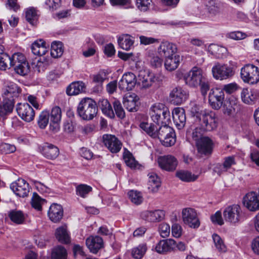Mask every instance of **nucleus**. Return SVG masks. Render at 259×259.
I'll list each match as a JSON object with an SVG mask.
<instances>
[{"label":"nucleus","instance_id":"nucleus-1","mask_svg":"<svg viewBox=\"0 0 259 259\" xmlns=\"http://www.w3.org/2000/svg\"><path fill=\"white\" fill-rule=\"evenodd\" d=\"M191 112L194 114V116L199 119L202 131H212L217 128V116L212 111L204 110L199 112L196 110V107H195L192 108Z\"/></svg>","mask_w":259,"mask_h":259},{"label":"nucleus","instance_id":"nucleus-2","mask_svg":"<svg viewBox=\"0 0 259 259\" xmlns=\"http://www.w3.org/2000/svg\"><path fill=\"white\" fill-rule=\"evenodd\" d=\"M98 112V107L95 101L91 98H85L80 101L77 108L78 115L83 120H92Z\"/></svg>","mask_w":259,"mask_h":259},{"label":"nucleus","instance_id":"nucleus-3","mask_svg":"<svg viewBox=\"0 0 259 259\" xmlns=\"http://www.w3.org/2000/svg\"><path fill=\"white\" fill-rule=\"evenodd\" d=\"M149 114L153 122L158 124L166 123L170 119V115L168 109L161 103H155L150 109Z\"/></svg>","mask_w":259,"mask_h":259},{"label":"nucleus","instance_id":"nucleus-4","mask_svg":"<svg viewBox=\"0 0 259 259\" xmlns=\"http://www.w3.org/2000/svg\"><path fill=\"white\" fill-rule=\"evenodd\" d=\"M224 220L236 226L243 221L244 215L240 205L233 204L227 206L223 211Z\"/></svg>","mask_w":259,"mask_h":259},{"label":"nucleus","instance_id":"nucleus-5","mask_svg":"<svg viewBox=\"0 0 259 259\" xmlns=\"http://www.w3.org/2000/svg\"><path fill=\"white\" fill-rule=\"evenodd\" d=\"M13 67L15 72L20 75H26L30 70V67L25 57L20 53L14 54L11 57L10 67Z\"/></svg>","mask_w":259,"mask_h":259},{"label":"nucleus","instance_id":"nucleus-6","mask_svg":"<svg viewBox=\"0 0 259 259\" xmlns=\"http://www.w3.org/2000/svg\"><path fill=\"white\" fill-rule=\"evenodd\" d=\"M156 135V138H158L162 145L166 147L171 146L176 143V137L174 129L166 124L159 127Z\"/></svg>","mask_w":259,"mask_h":259},{"label":"nucleus","instance_id":"nucleus-7","mask_svg":"<svg viewBox=\"0 0 259 259\" xmlns=\"http://www.w3.org/2000/svg\"><path fill=\"white\" fill-rule=\"evenodd\" d=\"M212 76L217 80H223L231 78L235 74L232 67L226 64L215 63L211 69Z\"/></svg>","mask_w":259,"mask_h":259},{"label":"nucleus","instance_id":"nucleus-8","mask_svg":"<svg viewBox=\"0 0 259 259\" xmlns=\"http://www.w3.org/2000/svg\"><path fill=\"white\" fill-rule=\"evenodd\" d=\"M240 75L244 82L253 84L259 81V69L252 64L244 65L241 69Z\"/></svg>","mask_w":259,"mask_h":259},{"label":"nucleus","instance_id":"nucleus-9","mask_svg":"<svg viewBox=\"0 0 259 259\" xmlns=\"http://www.w3.org/2000/svg\"><path fill=\"white\" fill-rule=\"evenodd\" d=\"M225 99L223 90L219 88L212 89L209 94L208 102L210 106L215 110H218L222 106Z\"/></svg>","mask_w":259,"mask_h":259},{"label":"nucleus","instance_id":"nucleus-10","mask_svg":"<svg viewBox=\"0 0 259 259\" xmlns=\"http://www.w3.org/2000/svg\"><path fill=\"white\" fill-rule=\"evenodd\" d=\"M206 77L202 70L197 67H193L185 77V82L190 87H196L198 86L202 80Z\"/></svg>","mask_w":259,"mask_h":259},{"label":"nucleus","instance_id":"nucleus-11","mask_svg":"<svg viewBox=\"0 0 259 259\" xmlns=\"http://www.w3.org/2000/svg\"><path fill=\"white\" fill-rule=\"evenodd\" d=\"M182 219L185 224L196 229L200 226V221L196 211L191 208H184L182 212Z\"/></svg>","mask_w":259,"mask_h":259},{"label":"nucleus","instance_id":"nucleus-12","mask_svg":"<svg viewBox=\"0 0 259 259\" xmlns=\"http://www.w3.org/2000/svg\"><path fill=\"white\" fill-rule=\"evenodd\" d=\"M10 188L15 195L20 197H27L30 192L29 184L23 179H18L13 182Z\"/></svg>","mask_w":259,"mask_h":259},{"label":"nucleus","instance_id":"nucleus-13","mask_svg":"<svg viewBox=\"0 0 259 259\" xmlns=\"http://www.w3.org/2000/svg\"><path fill=\"white\" fill-rule=\"evenodd\" d=\"M137 82L136 75L131 72L124 73L118 82L119 89L124 92L132 90Z\"/></svg>","mask_w":259,"mask_h":259},{"label":"nucleus","instance_id":"nucleus-14","mask_svg":"<svg viewBox=\"0 0 259 259\" xmlns=\"http://www.w3.org/2000/svg\"><path fill=\"white\" fill-rule=\"evenodd\" d=\"M50 130L56 133L60 130V122L62 117V111L61 108L57 106L52 108L50 114Z\"/></svg>","mask_w":259,"mask_h":259},{"label":"nucleus","instance_id":"nucleus-15","mask_svg":"<svg viewBox=\"0 0 259 259\" xmlns=\"http://www.w3.org/2000/svg\"><path fill=\"white\" fill-rule=\"evenodd\" d=\"M16 110L18 114L23 120L26 122H30L33 120L35 112L29 104L27 103L18 104Z\"/></svg>","mask_w":259,"mask_h":259},{"label":"nucleus","instance_id":"nucleus-16","mask_svg":"<svg viewBox=\"0 0 259 259\" xmlns=\"http://www.w3.org/2000/svg\"><path fill=\"white\" fill-rule=\"evenodd\" d=\"M158 165L161 168L168 171L175 170L178 164L177 158L172 155H167L158 158Z\"/></svg>","mask_w":259,"mask_h":259},{"label":"nucleus","instance_id":"nucleus-17","mask_svg":"<svg viewBox=\"0 0 259 259\" xmlns=\"http://www.w3.org/2000/svg\"><path fill=\"white\" fill-rule=\"evenodd\" d=\"M103 142L108 149L113 153L118 152L122 147L121 142L115 136L112 135H103Z\"/></svg>","mask_w":259,"mask_h":259},{"label":"nucleus","instance_id":"nucleus-18","mask_svg":"<svg viewBox=\"0 0 259 259\" xmlns=\"http://www.w3.org/2000/svg\"><path fill=\"white\" fill-rule=\"evenodd\" d=\"M177 46L167 41L161 42L157 48V53L159 55L164 58L177 54Z\"/></svg>","mask_w":259,"mask_h":259},{"label":"nucleus","instance_id":"nucleus-19","mask_svg":"<svg viewBox=\"0 0 259 259\" xmlns=\"http://www.w3.org/2000/svg\"><path fill=\"white\" fill-rule=\"evenodd\" d=\"M175 240L166 239L160 240L155 246V250L158 253L166 254L174 252Z\"/></svg>","mask_w":259,"mask_h":259},{"label":"nucleus","instance_id":"nucleus-20","mask_svg":"<svg viewBox=\"0 0 259 259\" xmlns=\"http://www.w3.org/2000/svg\"><path fill=\"white\" fill-rule=\"evenodd\" d=\"M188 94L182 88H174L169 94L171 102L175 105H180L188 98Z\"/></svg>","mask_w":259,"mask_h":259},{"label":"nucleus","instance_id":"nucleus-21","mask_svg":"<svg viewBox=\"0 0 259 259\" xmlns=\"http://www.w3.org/2000/svg\"><path fill=\"white\" fill-rule=\"evenodd\" d=\"M244 205L250 211L259 209V196L256 192L247 193L244 198Z\"/></svg>","mask_w":259,"mask_h":259},{"label":"nucleus","instance_id":"nucleus-22","mask_svg":"<svg viewBox=\"0 0 259 259\" xmlns=\"http://www.w3.org/2000/svg\"><path fill=\"white\" fill-rule=\"evenodd\" d=\"M174 122L179 129H182L185 125L186 117L185 110L180 107L175 108L172 112Z\"/></svg>","mask_w":259,"mask_h":259},{"label":"nucleus","instance_id":"nucleus-23","mask_svg":"<svg viewBox=\"0 0 259 259\" xmlns=\"http://www.w3.org/2000/svg\"><path fill=\"white\" fill-rule=\"evenodd\" d=\"M196 145L198 152L201 154L207 155L212 152L213 143L208 137L200 138L196 142Z\"/></svg>","mask_w":259,"mask_h":259},{"label":"nucleus","instance_id":"nucleus-24","mask_svg":"<svg viewBox=\"0 0 259 259\" xmlns=\"http://www.w3.org/2000/svg\"><path fill=\"white\" fill-rule=\"evenodd\" d=\"M86 245L91 252L96 254L103 247L104 243L101 237L91 236L87 239Z\"/></svg>","mask_w":259,"mask_h":259},{"label":"nucleus","instance_id":"nucleus-25","mask_svg":"<svg viewBox=\"0 0 259 259\" xmlns=\"http://www.w3.org/2000/svg\"><path fill=\"white\" fill-rule=\"evenodd\" d=\"M164 211L159 209L153 211L146 210L141 214L143 219L151 222L160 221L164 219Z\"/></svg>","mask_w":259,"mask_h":259},{"label":"nucleus","instance_id":"nucleus-26","mask_svg":"<svg viewBox=\"0 0 259 259\" xmlns=\"http://www.w3.org/2000/svg\"><path fill=\"white\" fill-rule=\"evenodd\" d=\"M48 215L51 221L57 223L61 221L63 215L62 206L57 203L52 204L49 209Z\"/></svg>","mask_w":259,"mask_h":259},{"label":"nucleus","instance_id":"nucleus-27","mask_svg":"<svg viewBox=\"0 0 259 259\" xmlns=\"http://www.w3.org/2000/svg\"><path fill=\"white\" fill-rule=\"evenodd\" d=\"M139 99V97L134 93L126 94L123 99V105L129 111H136L138 108Z\"/></svg>","mask_w":259,"mask_h":259},{"label":"nucleus","instance_id":"nucleus-28","mask_svg":"<svg viewBox=\"0 0 259 259\" xmlns=\"http://www.w3.org/2000/svg\"><path fill=\"white\" fill-rule=\"evenodd\" d=\"M259 97V91L256 89L248 90L244 88L241 93L242 101L245 104H251Z\"/></svg>","mask_w":259,"mask_h":259},{"label":"nucleus","instance_id":"nucleus-29","mask_svg":"<svg viewBox=\"0 0 259 259\" xmlns=\"http://www.w3.org/2000/svg\"><path fill=\"white\" fill-rule=\"evenodd\" d=\"M20 92V89L15 83H11L7 86L3 94L4 98L3 104L5 102H8L10 100H13L15 103L14 97H18Z\"/></svg>","mask_w":259,"mask_h":259},{"label":"nucleus","instance_id":"nucleus-30","mask_svg":"<svg viewBox=\"0 0 259 259\" xmlns=\"http://www.w3.org/2000/svg\"><path fill=\"white\" fill-rule=\"evenodd\" d=\"M41 152L42 154L47 158L54 159L59 154V150L56 146L49 143H46L42 147Z\"/></svg>","mask_w":259,"mask_h":259},{"label":"nucleus","instance_id":"nucleus-31","mask_svg":"<svg viewBox=\"0 0 259 259\" xmlns=\"http://www.w3.org/2000/svg\"><path fill=\"white\" fill-rule=\"evenodd\" d=\"M85 86L82 81L71 83L66 89V93L69 96L78 95L85 91Z\"/></svg>","mask_w":259,"mask_h":259},{"label":"nucleus","instance_id":"nucleus-32","mask_svg":"<svg viewBox=\"0 0 259 259\" xmlns=\"http://www.w3.org/2000/svg\"><path fill=\"white\" fill-rule=\"evenodd\" d=\"M98 106L102 110V113L106 116L111 118L115 117L114 110L107 99H100L98 102Z\"/></svg>","mask_w":259,"mask_h":259},{"label":"nucleus","instance_id":"nucleus-33","mask_svg":"<svg viewBox=\"0 0 259 259\" xmlns=\"http://www.w3.org/2000/svg\"><path fill=\"white\" fill-rule=\"evenodd\" d=\"M180 60V56L178 54L165 58L164 66L165 69L169 71L175 70L178 67Z\"/></svg>","mask_w":259,"mask_h":259},{"label":"nucleus","instance_id":"nucleus-34","mask_svg":"<svg viewBox=\"0 0 259 259\" xmlns=\"http://www.w3.org/2000/svg\"><path fill=\"white\" fill-rule=\"evenodd\" d=\"M31 51L32 53L37 56H43L48 51L46 46V42L39 39L34 41L31 45Z\"/></svg>","mask_w":259,"mask_h":259},{"label":"nucleus","instance_id":"nucleus-35","mask_svg":"<svg viewBox=\"0 0 259 259\" xmlns=\"http://www.w3.org/2000/svg\"><path fill=\"white\" fill-rule=\"evenodd\" d=\"M148 189L152 193L156 192L160 186V180L158 176L153 172L148 174Z\"/></svg>","mask_w":259,"mask_h":259},{"label":"nucleus","instance_id":"nucleus-36","mask_svg":"<svg viewBox=\"0 0 259 259\" xmlns=\"http://www.w3.org/2000/svg\"><path fill=\"white\" fill-rule=\"evenodd\" d=\"M118 43L122 49L129 51L133 47L134 40L131 35L123 34L118 37Z\"/></svg>","mask_w":259,"mask_h":259},{"label":"nucleus","instance_id":"nucleus-37","mask_svg":"<svg viewBox=\"0 0 259 259\" xmlns=\"http://www.w3.org/2000/svg\"><path fill=\"white\" fill-rule=\"evenodd\" d=\"M176 176L180 180L185 182H192L196 181L199 175L193 174L191 171L187 170H180L176 172Z\"/></svg>","mask_w":259,"mask_h":259},{"label":"nucleus","instance_id":"nucleus-38","mask_svg":"<svg viewBox=\"0 0 259 259\" xmlns=\"http://www.w3.org/2000/svg\"><path fill=\"white\" fill-rule=\"evenodd\" d=\"M236 164L234 157L233 156H229L225 158L224 163L223 164H218L215 167V171L217 172L219 175H220L222 173L227 171L228 169H229L232 165H235Z\"/></svg>","mask_w":259,"mask_h":259},{"label":"nucleus","instance_id":"nucleus-39","mask_svg":"<svg viewBox=\"0 0 259 259\" xmlns=\"http://www.w3.org/2000/svg\"><path fill=\"white\" fill-rule=\"evenodd\" d=\"M11 221L17 225L22 224L24 223L26 216L21 210H13L9 213Z\"/></svg>","mask_w":259,"mask_h":259},{"label":"nucleus","instance_id":"nucleus-40","mask_svg":"<svg viewBox=\"0 0 259 259\" xmlns=\"http://www.w3.org/2000/svg\"><path fill=\"white\" fill-rule=\"evenodd\" d=\"M209 52L218 58H223L227 53V49L224 47L211 44L208 47Z\"/></svg>","mask_w":259,"mask_h":259},{"label":"nucleus","instance_id":"nucleus-41","mask_svg":"<svg viewBox=\"0 0 259 259\" xmlns=\"http://www.w3.org/2000/svg\"><path fill=\"white\" fill-rule=\"evenodd\" d=\"M55 235L58 240L61 243L67 244L70 242V237L65 226L57 228Z\"/></svg>","mask_w":259,"mask_h":259},{"label":"nucleus","instance_id":"nucleus-42","mask_svg":"<svg viewBox=\"0 0 259 259\" xmlns=\"http://www.w3.org/2000/svg\"><path fill=\"white\" fill-rule=\"evenodd\" d=\"M156 125L152 123H148L146 122H141L140 127L148 135L153 138H156V134L158 132V128Z\"/></svg>","mask_w":259,"mask_h":259},{"label":"nucleus","instance_id":"nucleus-43","mask_svg":"<svg viewBox=\"0 0 259 259\" xmlns=\"http://www.w3.org/2000/svg\"><path fill=\"white\" fill-rule=\"evenodd\" d=\"M66 249L62 246L59 245L54 248L51 254L52 259H67Z\"/></svg>","mask_w":259,"mask_h":259},{"label":"nucleus","instance_id":"nucleus-44","mask_svg":"<svg viewBox=\"0 0 259 259\" xmlns=\"http://www.w3.org/2000/svg\"><path fill=\"white\" fill-rule=\"evenodd\" d=\"M25 17L27 21L30 24L36 25L38 18L37 11L33 7L27 9L25 11Z\"/></svg>","mask_w":259,"mask_h":259},{"label":"nucleus","instance_id":"nucleus-45","mask_svg":"<svg viewBox=\"0 0 259 259\" xmlns=\"http://www.w3.org/2000/svg\"><path fill=\"white\" fill-rule=\"evenodd\" d=\"M63 46L60 41H54L51 45V55L55 58L60 57L64 52Z\"/></svg>","mask_w":259,"mask_h":259},{"label":"nucleus","instance_id":"nucleus-46","mask_svg":"<svg viewBox=\"0 0 259 259\" xmlns=\"http://www.w3.org/2000/svg\"><path fill=\"white\" fill-rule=\"evenodd\" d=\"M147 250V244L142 243L133 249L132 254L135 258L140 259L144 256Z\"/></svg>","mask_w":259,"mask_h":259},{"label":"nucleus","instance_id":"nucleus-47","mask_svg":"<svg viewBox=\"0 0 259 259\" xmlns=\"http://www.w3.org/2000/svg\"><path fill=\"white\" fill-rule=\"evenodd\" d=\"M128 195L131 202L135 205H140L143 201V195L139 191L131 190L128 192Z\"/></svg>","mask_w":259,"mask_h":259},{"label":"nucleus","instance_id":"nucleus-48","mask_svg":"<svg viewBox=\"0 0 259 259\" xmlns=\"http://www.w3.org/2000/svg\"><path fill=\"white\" fill-rule=\"evenodd\" d=\"M92 188L85 184H80L76 187V193L78 196L85 198L91 192Z\"/></svg>","mask_w":259,"mask_h":259},{"label":"nucleus","instance_id":"nucleus-49","mask_svg":"<svg viewBox=\"0 0 259 259\" xmlns=\"http://www.w3.org/2000/svg\"><path fill=\"white\" fill-rule=\"evenodd\" d=\"M49 112L48 111H42L39 115L37 123L39 127L44 129L49 123Z\"/></svg>","mask_w":259,"mask_h":259},{"label":"nucleus","instance_id":"nucleus-50","mask_svg":"<svg viewBox=\"0 0 259 259\" xmlns=\"http://www.w3.org/2000/svg\"><path fill=\"white\" fill-rule=\"evenodd\" d=\"M11 57L7 54L0 55V69L6 70L10 67Z\"/></svg>","mask_w":259,"mask_h":259},{"label":"nucleus","instance_id":"nucleus-51","mask_svg":"<svg viewBox=\"0 0 259 259\" xmlns=\"http://www.w3.org/2000/svg\"><path fill=\"white\" fill-rule=\"evenodd\" d=\"M107 78V74L104 71H100L98 73L94 74L92 76L94 83L99 85H102L103 82Z\"/></svg>","mask_w":259,"mask_h":259},{"label":"nucleus","instance_id":"nucleus-52","mask_svg":"<svg viewBox=\"0 0 259 259\" xmlns=\"http://www.w3.org/2000/svg\"><path fill=\"white\" fill-rule=\"evenodd\" d=\"M212 239L217 249L219 251L225 252L226 248L220 236L216 234L212 235Z\"/></svg>","mask_w":259,"mask_h":259},{"label":"nucleus","instance_id":"nucleus-53","mask_svg":"<svg viewBox=\"0 0 259 259\" xmlns=\"http://www.w3.org/2000/svg\"><path fill=\"white\" fill-rule=\"evenodd\" d=\"M113 105L115 112L118 117L122 119L125 117V112L119 101L114 100Z\"/></svg>","mask_w":259,"mask_h":259},{"label":"nucleus","instance_id":"nucleus-54","mask_svg":"<svg viewBox=\"0 0 259 259\" xmlns=\"http://www.w3.org/2000/svg\"><path fill=\"white\" fill-rule=\"evenodd\" d=\"M208 10L210 14L215 15L221 12V5L214 1H210L208 6Z\"/></svg>","mask_w":259,"mask_h":259},{"label":"nucleus","instance_id":"nucleus-55","mask_svg":"<svg viewBox=\"0 0 259 259\" xmlns=\"http://www.w3.org/2000/svg\"><path fill=\"white\" fill-rule=\"evenodd\" d=\"M151 3V0H136V6L141 11L145 12L149 10Z\"/></svg>","mask_w":259,"mask_h":259},{"label":"nucleus","instance_id":"nucleus-56","mask_svg":"<svg viewBox=\"0 0 259 259\" xmlns=\"http://www.w3.org/2000/svg\"><path fill=\"white\" fill-rule=\"evenodd\" d=\"M123 159L126 164L132 168L137 167L138 162L135 160L131 153H127L123 155Z\"/></svg>","mask_w":259,"mask_h":259},{"label":"nucleus","instance_id":"nucleus-57","mask_svg":"<svg viewBox=\"0 0 259 259\" xmlns=\"http://www.w3.org/2000/svg\"><path fill=\"white\" fill-rule=\"evenodd\" d=\"M170 226L168 224L162 223L159 224L158 231L162 238L168 237L170 234Z\"/></svg>","mask_w":259,"mask_h":259},{"label":"nucleus","instance_id":"nucleus-58","mask_svg":"<svg viewBox=\"0 0 259 259\" xmlns=\"http://www.w3.org/2000/svg\"><path fill=\"white\" fill-rule=\"evenodd\" d=\"M247 35L241 31H232L226 34V37L234 40H241L244 39Z\"/></svg>","mask_w":259,"mask_h":259},{"label":"nucleus","instance_id":"nucleus-59","mask_svg":"<svg viewBox=\"0 0 259 259\" xmlns=\"http://www.w3.org/2000/svg\"><path fill=\"white\" fill-rule=\"evenodd\" d=\"M238 89L239 86L236 82H232L225 84L221 89L223 90L224 93L225 92L227 94H231L236 92Z\"/></svg>","mask_w":259,"mask_h":259},{"label":"nucleus","instance_id":"nucleus-60","mask_svg":"<svg viewBox=\"0 0 259 259\" xmlns=\"http://www.w3.org/2000/svg\"><path fill=\"white\" fill-rule=\"evenodd\" d=\"M198 85L200 87V91L202 96L205 97L210 88L209 82L207 78L206 77L204 78Z\"/></svg>","mask_w":259,"mask_h":259},{"label":"nucleus","instance_id":"nucleus-61","mask_svg":"<svg viewBox=\"0 0 259 259\" xmlns=\"http://www.w3.org/2000/svg\"><path fill=\"white\" fill-rule=\"evenodd\" d=\"M139 38L141 44L144 45H149L159 42L158 39L152 37H147L145 36L141 35Z\"/></svg>","mask_w":259,"mask_h":259},{"label":"nucleus","instance_id":"nucleus-62","mask_svg":"<svg viewBox=\"0 0 259 259\" xmlns=\"http://www.w3.org/2000/svg\"><path fill=\"white\" fill-rule=\"evenodd\" d=\"M211 220L213 224L221 226L224 223L222 213L220 211H218L214 214L212 215L211 216Z\"/></svg>","mask_w":259,"mask_h":259},{"label":"nucleus","instance_id":"nucleus-63","mask_svg":"<svg viewBox=\"0 0 259 259\" xmlns=\"http://www.w3.org/2000/svg\"><path fill=\"white\" fill-rule=\"evenodd\" d=\"M41 198L36 194L34 193L31 199V205L35 209L40 210L41 209Z\"/></svg>","mask_w":259,"mask_h":259},{"label":"nucleus","instance_id":"nucleus-64","mask_svg":"<svg viewBox=\"0 0 259 259\" xmlns=\"http://www.w3.org/2000/svg\"><path fill=\"white\" fill-rule=\"evenodd\" d=\"M171 233L175 238H179L182 234V228L178 224H174L171 227Z\"/></svg>","mask_w":259,"mask_h":259}]
</instances>
